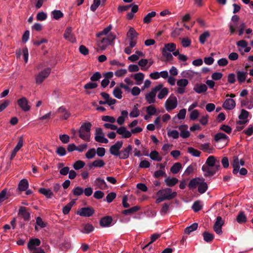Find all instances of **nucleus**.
Returning <instances> with one entry per match:
<instances>
[{
	"label": "nucleus",
	"mask_w": 253,
	"mask_h": 253,
	"mask_svg": "<svg viewBox=\"0 0 253 253\" xmlns=\"http://www.w3.org/2000/svg\"><path fill=\"white\" fill-rule=\"evenodd\" d=\"M156 195L158 198L156 200V203L158 204L165 200L173 199L176 196L177 193L175 191L173 192L169 188H167L159 190L156 193Z\"/></svg>",
	"instance_id": "1"
},
{
	"label": "nucleus",
	"mask_w": 253,
	"mask_h": 253,
	"mask_svg": "<svg viewBox=\"0 0 253 253\" xmlns=\"http://www.w3.org/2000/svg\"><path fill=\"white\" fill-rule=\"evenodd\" d=\"M190 189H193L198 187V192L201 194H203L208 189V185L205 182V179L203 178H195L192 179L188 185Z\"/></svg>",
	"instance_id": "2"
},
{
	"label": "nucleus",
	"mask_w": 253,
	"mask_h": 253,
	"mask_svg": "<svg viewBox=\"0 0 253 253\" xmlns=\"http://www.w3.org/2000/svg\"><path fill=\"white\" fill-rule=\"evenodd\" d=\"M92 125L89 122L83 124L79 130L80 137L87 142L90 141V129Z\"/></svg>",
	"instance_id": "3"
},
{
	"label": "nucleus",
	"mask_w": 253,
	"mask_h": 253,
	"mask_svg": "<svg viewBox=\"0 0 253 253\" xmlns=\"http://www.w3.org/2000/svg\"><path fill=\"white\" fill-rule=\"evenodd\" d=\"M116 38V36L115 34L110 33L107 37H105L97 42V46L101 50H105L108 46L113 43Z\"/></svg>",
	"instance_id": "4"
},
{
	"label": "nucleus",
	"mask_w": 253,
	"mask_h": 253,
	"mask_svg": "<svg viewBox=\"0 0 253 253\" xmlns=\"http://www.w3.org/2000/svg\"><path fill=\"white\" fill-rule=\"evenodd\" d=\"M178 105L177 99L173 94H171L167 99L165 103L166 110L169 112L175 109Z\"/></svg>",
	"instance_id": "5"
},
{
	"label": "nucleus",
	"mask_w": 253,
	"mask_h": 253,
	"mask_svg": "<svg viewBox=\"0 0 253 253\" xmlns=\"http://www.w3.org/2000/svg\"><path fill=\"white\" fill-rule=\"evenodd\" d=\"M220 168L219 162H218V164L215 166V168L204 165L202 166V169L205 177H210L213 175Z\"/></svg>",
	"instance_id": "6"
},
{
	"label": "nucleus",
	"mask_w": 253,
	"mask_h": 253,
	"mask_svg": "<svg viewBox=\"0 0 253 253\" xmlns=\"http://www.w3.org/2000/svg\"><path fill=\"white\" fill-rule=\"evenodd\" d=\"M161 88V86L156 85L151 91L145 94V99L149 104H153L156 102V96L157 92Z\"/></svg>",
	"instance_id": "7"
},
{
	"label": "nucleus",
	"mask_w": 253,
	"mask_h": 253,
	"mask_svg": "<svg viewBox=\"0 0 253 253\" xmlns=\"http://www.w3.org/2000/svg\"><path fill=\"white\" fill-rule=\"evenodd\" d=\"M50 72L51 69L50 68H46L39 72L35 77L36 84H42L48 77Z\"/></svg>",
	"instance_id": "8"
},
{
	"label": "nucleus",
	"mask_w": 253,
	"mask_h": 253,
	"mask_svg": "<svg viewBox=\"0 0 253 253\" xmlns=\"http://www.w3.org/2000/svg\"><path fill=\"white\" fill-rule=\"evenodd\" d=\"M123 142L122 141H118L112 145L109 149L110 154L114 156L120 157V149L122 147Z\"/></svg>",
	"instance_id": "9"
},
{
	"label": "nucleus",
	"mask_w": 253,
	"mask_h": 253,
	"mask_svg": "<svg viewBox=\"0 0 253 253\" xmlns=\"http://www.w3.org/2000/svg\"><path fill=\"white\" fill-rule=\"evenodd\" d=\"M214 140L216 143H222L223 147H224L226 146L229 141V138L225 134L222 132H218L214 135Z\"/></svg>",
	"instance_id": "10"
},
{
	"label": "nucleus",
	"mask_w": 253,
	"mask_h": 253,
	"mask_svg": "<svg viewBox=\"0 0 253 253\" xmlns=\"http://www.w3.org/2000/svg\"><path fill=\"white\" fill-rule=\"evenodd\" d=\"M188 81L186 79H181L177 80L176 82L178 86L176 92L180 94H182L185 92V88L188 84Z\"/></svg>",
	"instance_id": "11"
},
{
	"label": "nucleus",
	"mask_w": 253,
	"mask_h": 253,
	"mask_svg": "<svg viewBox=\"0 0 253 253\" xmlns=\"http://www.w3.org/2000/svg\"><path fill=\"white\" fill-rule=\"evenodd\" d=\"M224 223V221L221 216H217L216 217L213 228L217 234L221 235L222 233V226Z\"/></svg>",
	"instance_id": "12"
},
{
	"label": "nucleus",
	"mask_w": 253,
	"mask_h": 253,
	"mask_svg": "<svg viewBox=\"0 0 253 253\" xmlns=\"http://www.w3.org/2000/svg\"><path fill=\"white\" fill-rule=\"evenodd\" d=\"M17 104L19 107L24 112H28L31 109V106L29 104L28 99L25 97L22 98L17 100Z\"/></svg>",
	"instance_id": "13"
},
{
	"label": "nucleus",
	"mask_w": 253,
	"mask_h": 253,
	"mask_svg": "<svg viewBox=\"0 0 253 253\" xmlns=\"http://www.w3.org/2000/svg\"><path fill=\"white\" fill-rule=\"evenodd\" d=\"M236 45L238 48V50L242 54H243L245 52H249L251 49L250 47L248 46L247 42L244 40L237 42Z\"/></svg>",
	"instance_id": "14"
},
{
	"label": "nucleus",
	"mask_w": 253,
	"mask_h": 253,
	"mask_svg": "<svg viewBox=\"0 0 253 253\" xmlns=\"http://www.w3.org/2000/svg\"><path fill=\"white\" fill-rule=\"evenodd\" d=\"M94 138L96 141L100 143H107L108 142V139L104 137V134L101 128L96 129Z\"/></svg>",
	"instance_id": "15"
},
{
	"label": "nucleus",
	"mask_w": 253,
	"mask_h": 253,
	"mask_svg": "<svg viewBox=\"0 0 253 253\" xmlns=\"http://www.w3.org/2000/svg\"><path fill=\"white\" fill-rule=\"evenodd\" d=\"M94 213V210L90 207L82 208L77 212V214L83 217L91 216Z\"/></svg>",
	"instance_id": "16"
},
{
	"label": "nucleus",
	"mask_w": 253,
	"mask_h": 253,
	"mask_svg": "<svg viewBox=\"0 0 253 253\" xmlns=\"http://www.w3.org/2000/svg\"><path fill=\"white\" fill-rule=\"evenodd\" d=\"M18 214L21 216L25 221H28L30 219L31 212L27 208L24 207H20Z\"/></svg>",
	"instance_id": "17"
},
{
	"label": "nucleus",
	"mask_w": 253,
	"mask_h": 253,
	"mask_svg": "<svg viewBox=\"0 0 253 253\" xmlns=\"http://www.w3.org/2000/svg\"><path fill=\"white\" fill-rule=\"evenodd\" d=\"M41 242L38 238H32L30 239L28 243L27 248L29 251L34 250L35 249L39 248L38 247L41 245Z\"/></svg>",
	"instance_id": "18"
},
{
	"label": "nucleus",
	"mask_w": 253,
	"mask_h": 253,
	"mask_svg": "<svg viewBox=\"0 0 253 253\" xmlns=\"http://www.w3.org/2000/svg\"><path fill=\"white\" fill-rule=\"evenodd\" d=\"M132 150V146L131 145H127L126 147L124 148L121 151L119 158L123 160L128 158Z\"/></svg>",
	"instance_id": "19"
},
{
	"label": "nucleus",
	"mask_w": 253,
	"mask_h": 253,
	"mask_svg": "<svg viewBox=\"0 0 253 253\" xmlns=\"http://www.w3.org/2000/svg\"><path fill=\"white\" fill-rule=\"evenodd\" d=\"M236 106L235 101L232 98H227L225 99L222 104V107L228 110H231L235 108Z\"/></svg>",
	"instance_id": "20"
},
{
	"label": "nucleus",
	"mask_w": 253,
	"mask_h": 253,
	"mask_svg": "<svg viewBox=\"0 0 253 253\" xmlns=\"http://www.w3.org/2000/svg\"><path fill=\"white\" fill-rule=\"evenodd\" d=\"M249 116V112L244 110L242 109L241 113L239 116V120L237 122L238 125H245L247 122V118Z\"/></svg>",
	"instance_id": "21"
},
{
	"label": "nucleus",
	"mask_w": 253,
	"mask_h": 253,
	"mask_svg": "<svg viewBox=\"0 0 253 253\" xmlns=\"http://www.w3.org/2000/svg\"><path fill=\"white\" fill-rule=\"evenodd\" d=\"M116 131L118 134L122 135V137L124 138H128L131 136V132L125 126L118 127Z\"/></svg>",
	"instance_id": "22"
},
{
	"label": "nucleus",
	"mask_w": 253,
	"mask_h": 253,
	"mask_svg": "<svg viewBox=\"0 0 253 253\" xmlns=\"http://www.w3.org/2000/svg\"><path fill=\"white\" fill-rule=\"evenodd\" d=\"M56 113L61 115V119L63 120H67L71 116L70 112L64 106L59 107Z\"/></svg>",
	"instance_id": "23"
},
{
	"label": "nucleus",
	"mask_w": 253,
	"mask_h": 253,
	"mask_svg": "<svg viewBox=\"0 0 253 253\" xmlns=\"http://www.w3.org/2000/svg\"><path fill=\"white\" fill-rule=\"evenodd\" d=\"M188 126L186 125H182L178 126V129L180 131V135L183 138H187L190 136V132L188 130Z\"/></svg>",
	"instance_id": "24"
},
{
	"label": "nucleus",
	"mask_w": 253,
	"mask_h": 253,
	"mask_svg": "<svg viewBox=\"0 0 253 253\" xmlns=\"http://www.w3.org/2000/svg\"><path fill=\"white\" fill-rule=\"evenodd\" d=\"M94 230L93 225L89 223H84L82 224L80 231L84 234H89Z\"/></svg>",
	"instance_id": "25"
},
{
	"label": "nucleus",
	"mask_w": 253,
	"mask_h": 253,
	"mask_svg": "<svg viewBox=\"0 0 253 253\" xmlns=\"http://www.w3.org/2000/svg\"><path fill=\"white\" fill-rule=\"evenodd\" d=\"M64 38L67 40L72 42H75L76 41V38L72 34V28L68 27L64 33Z\"/></svg>",
	"instance_id": "26"
},
{
	"label": "nucleus",
	"mask_w": 253,
	"mask_h": 253,
	"mask_svg": "<svg viewBox=\"0 0 253 253\" xmlns=\"http://www.w3.org/2000/svg\"><path fill=\"white\" fill-rule=\"evenodd\" d=\"M112 220L113 219L112 217L110 216H105L100 219L99 223L101 227H109L111 226Z\"/></svg>",
	"instance_id": "27"
},
{
	"label": "nucleus",
	"mask_w": 253,
	"mask_h": 253,
	"mask_svg": "<svg viewBox=\"0 0 253 253\" xmlns=\"http://www.w3.org/2000/svg\"><path fill=\"white\" fill-rule=\"evenodd\" d=\"M199 148L204 152L209 154L212 153V152L214 150L213 147L209 143H205L200 144Z\"/></svg>",
	"instance_id": "28"
},
{
	"label": "nucleus",
	"mask_w": 253,
	"mask_h": 253,
	"mask_svg": "<svg viewBox=\"0 0 253 253\" xmlns=\"http://www.w3.org/2000/svg\"><path fill=\"white\" fill-rule=\"evenodd\" d=\"M158 85L161 86V88L158 91L159 92L157 96L159 99H162L168 95L169 89L167 87H164L162 84H159Z\"/></svg>",
	"instance_id": "29"
},
{
	"label": "nucleus",
	"mask_w": 253,
	"mask_h": 253,
	"mask_svg": "<svg viewBox=\"0 0 253 253\" xmlns=\"http://www.w3.org/2000/svg\"><path fill=\"white\" fill-rule=\"evenodd\" d=\"M232 165L233 168L232 172L234 174L236 175L238 173L240 167L239 160L237 156H234L233 157Z\"/></svg>",
	"instance_id": "30"
},
{
	"label": "nucleus",
	"mask_w": 253,
	"mask_h": 253,
	"mask_svg": "<svg viewBox=\"0 0 253 253\" xmlns=\"http://www.w3.org/2000/svg\"><path fill=\"white\" fill-rule=\"evenodd\" d=\"M130 77H133L135 80V84L140 85L144 80V74L141 72H139L134 74H131Z\"/></svg>",
	"instance_id": "31"
},
{
	"label": "nucleus",
	"mask_w": 253,
	"mask_h": 253,
	"mask_svg": "<svg viewBox=\"0 0 253 253\" xmlns=\"http://www.w3.org/2000/svg\"><path fill=\"white\" fill-rule=\"evenodd\" d=\"M94 185L97 188L101 189H106L108 188V186L103 179L101 178H97L94 181Z\"/></svg>",
	"instance_id": "32"
},
{
	"label": "nucleus",
	"mask_w": 253,
	"mask_h": 253,
	"mask_svg": "<svg viewBox=\"0 0 253 253\" xmlns=\"http://www.w3.org/2000/svg\"><path fill=\"white\" fill-rule=\"evenodd\" d=\"M207 86L204 84H197L193 88L194 90L197 93L205 92L207 90Z\"/></svg>",
	"instance_id": "33"
},
{
	"label": "nucleus",
	"mask_w": 253,
	"mask_h": 253,
	"mask_svg": "<svg viewBox=\"0 0 253 253\" xmlns=\"http://www.w3.org/2000/svg\"><path fill=\"white\" fill-rule=\"evenodd\" d=\"M145 155L149 156L152 160L157 162H160L162 160V157L160 156L159 153L155 150L152 151L149 155L145 154Z\"/></svg>",
	"instance_id": "34"
},
{
	"label": "nucleus",
	"mask_w": 253,
	"mask_h": 253,
	"mask_svg": "<svg viewBox=\"0 0 253 253\" xmlns=\"http://www.w3.org/2000/svg\"><path fill=\"white\" fill-rule=\"evenodd\" d=\"M121 116H119L117 120V122L119 125L124 124L126 118L128 117V113L126 110H123L121 112Z\"/></svg>",
	"instance_id": "35"
},
{
	"label": "nucleus",
	"mask_w": 253,
	"mask_h": 253,
	"mask_svg": "<svg viewBox=\"0 0 253 253\" xmlns=\"http://www.w3.org/2000/svg\"><path fill=\"white\" fill-rule=\"evenodd\" d=\"M218 162H219L216 161L213 156H210L207 158L205 165L215 168V166L218 164Z\"/></svg>",
	"instance_id": "36"
},
{
	"label": "nucleus",
	"mask_w": 253,
	"mask_h": 253,
	"mask_svg": "<svg viewBox=\"0 0 253 253\" xmlns=\"http://www.w3.org/2000/svg\"><path fill=\"white\" fill-rule=\"evenodd\" d=\"M247 72L238 71H237V78L239 83H243L246 80Z\"/></svg>",
	"instance_id": "37"
},
{
	"label": "nucleus",
	"mask_w": 253,
	"mask_h": 253,
	"mask_svg": "<svg viewBox=\"0 0 253 253\" xmlns=\"http://www.w3.org/2000/svg\"><path fill=\"white\" fill-rule=\"evenodd\" d=\"M39 191L47 198H51L53 195V193L50 189L41 188L39 189Z\"/></svg>",
	"instance_id": "38"
},
{
	"label": "nucleus",
	"mask_w": 253,
	"mask_h": 253,
	"mask_svg": "<svg viewBox=\"0 0 253 253\" xmlns=\"http://www.w3.org/2000/svg\"><path fill=\"white\" fill-rule=\"evenodd\" d=\"M178 182V180L177 178L175 177H167L165 179V182L167 186L169 187H172L174 186L176 184H177Z\"/></svg>",
	"instance_id": "39"
},
{
	"label": "nucleus",
	"mask_w": 253,
	"mask_h": 253,
	"mask_svg": "<svg viewBox=\"0 0 253 253\" xmlns=\"http://www.w3.org/2000/svg\"><path fill=\"white\" fill-rule=\"evenodd\" d=\"M112 29V26L111 25H109L107 27L105 28L102 31L97 33L96 36L97 37H100L101 36H105V37H107L108 35L111 33V30Z\"/></svg>",
	"instance_id": "40"
},
{
	"label": "nucleus",
	"mask_w": 253,
	"mask_h": 253,
	"mask_svg": "<svg viewBox=\"0 0 253 253\" xmlns=\"http://www.w3.org/2000/svg\"><path fill=\"white\" fill-rule=\"evenodd\" d=\"M138 34L136 32L135 30L130 27L127 33V36L129 39L137 40Z\"/></svg>",
	"instance_id": "41"
},
{
	"label": "nucleus",
	"mask_w": 253,
	"mask_h": 253,
	"mask_svg": "<svg viewBox=\"0 0 253 253\" xmlns=\"http://www.w3.org/2000/svg\"><path fill=\"white\" fill-rule=\"evenodd\" d=\"M29 187L28 181L26 179H22L18 185L19 189L20 191H25Z\"/></svg>",
	"instance_id": "42"
},
{
	"label": "nucleus",
	"mask_w": 253,
	"mask_h": 253,
	"mask_svg": "<svg viewBox=\"0 0 253 253\" xmlns=\"http://www.w3.org/2000/svg\"><path fill=\"white\" fill-rule=\"evenodd\" d=\"M182 169V165L180 163H176L170 168V171L173 174L177 173Z\"/></svg>",
	"instance_id": "43"
},
{
	"label": "nucleus",
	"mask_w": 253,
	"mask_h": 253,
	"mask_svg": "<svg viewBox=\"0 0 253 253\" xmlns=\"http://www.w3.org/2000/svg\"><path fill=\"white\" fill-rule=\"evenodd\" d=\"M156 15V13L155 11H152L149 13H148L143 18V22L145 24L149 23L151 20L152 18L154 17Z\"/></svg>",
	"instance_id": "44"
},
{
	"label": "nucleus",
	"mask_w": 253,
	"mask_h": 253,
	"mask_svg": "<svg viewBox=\"0 0 253 253\" xmlns=\"http://www.w3.org/2000/svg\"><path fill=\"white\" fill-rule=\"evenodd\" d=\"M148 63V60L146 59H142L138 62V65L142 71H147L149 69V67L146 66Z\"/></svg>",
	"instance_id": "45"
},
{
	"label": "nucleus",
	"mask_w": 253,
	"mask_h": 253,
	"mask_svg": "<svg viewBox=\"0 0 253 253\" xmlns=\"http://www.w3.org/2000/svg\"><path fill=\"white\" fill-rule=\"evenodd\" d=\"M198 223H194L189 226L187 227L185 229V233L187 234H190L191 232L197 230L198 228Z\"/></svg>",
	"instance_id": "46"
},
{
	"label": "nucleus",
	"mask_w": 253,
	"mask_h": 253,
	"mask_svg": "<svg viewBox=\"0 0 253 253\" xmlns=\"http://www.w3.org/2000/svg\"><path fill=\"white\" fill-rule=\"evenodd\" d=\"M210 36V33L208 31H205L199 37V41L201 44H204L207 39Z\"/></svg>",
	"instance_id": "47"
},
{
	"label": "nucleus",
	"mask_w": 253,
	"mask_h": 253,
	"mask_svg": "<svg viewBox=\"0 0 253 253\" xmlns=\"http://www.w3.org/2000/svg\"><path fill=\"white\" fill-rule=\"evenodd\" d=\"M75 202L74 201H72L70 203H69L67 205L63 207L62 209L63 213L64 214H68L70 210H71L72 207L75 204Z\"/></svg>",
	"instance_id": "48"
},
{
	"label": "nucleus",
	"mask_w": 253,
	"mask_h": 253,
	"mask_svg": "<svg viewBox=\"0 0 253 253\" xmlns=\"http://www.w3.org/2000/svg\"><path fill=\"white\" fill-rule=\"evenodd\" d=\"M146 111L149 116H153L156 114L157 109L154 105H151L146 108Z\"/></svg>",
	"instance_id": "49"
},
{
	"label": "nucleus",
	"mask_w": 253,
	"mask_h": 253,
	"mask_svg": "<svg viewBox=\"0 0 253 253\" xmlns=\"http://www.w3.org/2000/svg\"><path fill=\"white\" fill-rule=\"evenodd\" d=\"M203 236L204 241L208 243L211 242L214 238L213 234L208 232H204Z\"/></svg>",
	"instance_id": "50"
},
{
	"label": "nucleus",
	"mask_w": 253,
	"mask_h": 253,
	"mask_svg": "<svg viewBox=\"0 0 253 253\" xmlns=\"http://www.w3.org/2000/svg\"><path fill=\"white\" fill-rule=\"evenodd\" d=\"M176 49V44L174 43H169L165 44L164 48L162 50L167 51L168 52H173Z\"/></svg>",
	"instance_id": "51"
},
{
	"label": "nucleus",
	"mask_w": 253,
	"mask_h": 253,
	"mask_svg": "<svg viewBox=\"0 0 253 253\" xmlns=\"http://www.w3.org/2000/svg\"><path fill=\"white\" fill-rule=\"evenodd\" d=\"M51 15H52L53 18L55 20H58L61 18H62L64 16L63 13L59 10H55L51 12Z\"/></svg>",
	"instance_id": "52"
},
{
	"label": "nucleus",
	"mask_w": 253,
	"mask_h": 253,
	"mask_svg": "<svg viewBox=\"0 0 253 253\" xmlns=\"http://www.w3.org/2000/svg\"><path fill=\"white\" fill-rule=\"evenodd\" d=\"M85 165V164L84 161L78 160L74 163L73 166L75 170H79L83 168Z\"/></svg>",
	"instance_id": "53"
},
{
	"label": "nucleus",
	"mask_w": 253,
	"mask_h": 253,
	"mask_svg": "<svg viewBox=\"0 0 253 253\" xmlns=\"http://www.w3.org/2000/svg\"><path fill=\"white\" fill-rule=\"evenodd\" d=\"M140 208L138 206H134L129 209L123 211V213L124 214H131L137 211Z\"/></svg>",
	"instance_id": "54"
},
{
	"label": "nucleus",
	"mask_w": 253,
	"mask_h": 253,
	"mask_svg": "<svg viewBox=\"0 0 253 253\" xmlns=\"http://www.w3.org/2000/svg\"><path fill=\"white\" fill-rule=\"evenodd\" d=\"M121 88L120 87H115L113 92L114 96L119 99L122 98L123 92Z\"/></svg>",
	"instance_id": "55"
},
{
	"label": "nucleus",
	"mask_w": 253,
	"mask_h": 253,
	"mask_svg": "<svg viewBox=\"0 0 253 253\" xmlns=\"http://www.w3.org/2000/svg\"><path fill=\"white\" fill-rule=\"evenodd\" d=\"M105 165V163L102 160L97 159L94 160L91 164V166L95 168H102Z\"/></svg>",
	"instance_id": "56"
},
{
	"label": "nucleus",
	"mask_w": 253,
	"mask_h": 253,
	"mask_svg": "<svg viewBox=\"0 0 253 253\" xmlns=\"http://www.w3.org/2000/svg\"><path fill=\"white\" fill-rule=\"evenodd\" d=\"M188 152L192 156L197 157H200L201 155V152L200 151L191 147L188 148Z\"/></svg>",
	"instance_id": "57"
},
{
	"label": "nucleus",
	"mask_w": 253,
	"mask_h": 253,
	"mask_svg": "<svg viewBox=\"0 0 253 253\" xmlns=\"http://www.w3.org/2000/svg\"><path fill=\"white\" fill-rule=\"evenodd\" d=\"M192 208L195 212L199 211L202 208L201 202L200 201H195L193 203Z\"/></svg>",
	"instance_id": "58"
},
{
	"label": "nucleus",
	"mask_w": 253,
	"mask_h": 253,
	"mask_svg": "<svg viewBox=\"0 0 253 253\" xmlns=\"http://www.w3.org/2000/svg\"><path fill=\"white\" fill-rule=\"evenodd\" d=\"M239 22H230L229 24V31L231 35L234 34L237 28L238 27Z\"/></svg>",
	"instance_id": "59"
},
{
	"label": "nucleus",
	"mask_w": 253,
	"mask_h": 253,
	"mask_svg": "<svg viewBox=\"0 0 253 253\" xmlns=\"http://www.w3.org/2000/svg\"><path fill=\"white\" fill-rule=\"evenodd\" d=\"M160 234H154L151 236V241L147 244L144 246L143 247V249L149 247L152 243L154 242L157 239L160 237Z\"/></svg>",
	"instance_id": "60"
},
{
	"label": "nucleus",
	"mask_w": 253,
	"mask_h": 253,
	"mask_svg": "<svg viewBox=\"0 0 253 253\" xmlns=\"http://www.w3.org/2000/svg\"><path fill=\"white\" fill-rule=\"evenodd\" d=\"M23 138L22 136H20L18 138V143L13 150L17 152L23 147Z\"/></svg>",
	"instance_id": "61"
},
{
	"label": "nucleus",
	"mask_w": 253,
	"mask_h": 253,
	"mask_svg": "<svg viewBox=\"0 0 253 253\" xmlns=\"http://www.w3.org/2000/svg\"><path fill=\"white\" fill-rule=\"evenodd\" d=\"M96 155V150L94 148L89 149L85 154V157L88 159H90L94 157Z\"/></svg>",
	"instance_id": "62"
},
{
	"label": "nucleus",
	"mask_w": 253,
	"mask_h": 253,
	"mask_svg": "<svg viewBox=\"0 0 253 253\" xmlns=\"http://www.w3.org/2000/svg\"><path fill=\"white\" fill-rule=\"evenodd\" d=\"M72 192L74 196H79L83 194L84 189L80 186H77L73 190Z\"/></svg>",
	"instance_id": "63"
},
{
	"label": "nucleus",
	"mask_w": 253,
	"mask_h": 253,
	"mask_svg": "<svg viewBox=\"0 0 253 253\" xmlns=\"http://www.w3.org/2000/svg\"><path fill=\"white\" fill-rule=\"evenodd\" d=\"M170 204L164 203L163 205L160 212L162 215H165L169 210Z\"/></svg>",
	"instance_id": "64"
}]
</instances>
